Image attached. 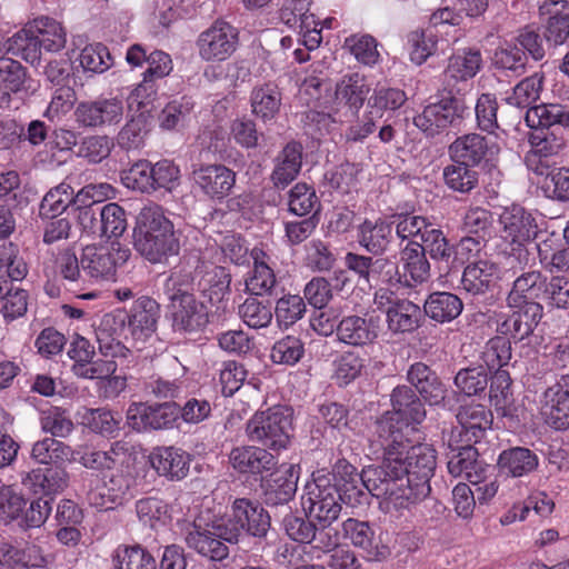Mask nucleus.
<instances>
[{"instance_id": "64", "label": "nucleus", "mask_w": 569, "mask_h": 569, "mask_svg": "<svg viewBox=\"0 0 569 569\" xmlns=\"http://www.w3.org/2000/svg\"><path fill=\"white\" fill-rule=\"evenodd\" d=\"M242 321L250 328L260 329L268 327L272 321V310L269 303H263L256 297H248L238 311Z\"/></svg>"}, {"instance_id": "2", "label": "nucleus", "mask_w": 569, "mask_h": 569, "mask_svg": "<svg viewBox=\"0 0 569 569\" xmlns=\"http://www.w3.org/2000/svg\"><path fill=\"white\" fill-rule=\"evenodd\" d=\"M373 442L382 450V460L379 465L365 467L361 473L357 471L361 489L368 497L383 498L388 511H400L417 505L402 463L407 443L396 445L391 439L377 436Z\"/></svg>"}, {"instance_id": "53", "label": "nucleus", "mask_w": 569, "mask_h": 569, "mask_svg": "<svg viewBox=\"0 0 569 569\" xmlns=\"http://www.w3.org/2000/svg\"><path fill=\"white\" fill-rule=\"evenodd\" d=\"M71 193L72 187L66 181L52 187L42 198L37 218L50 219L61 217L71 204Z\"/></svg>"}, {"instance_id": "60", "label": "nucleus", "mask_w": 569, "mask_h": 569, "mask_svg": "<svg viewBox=\"0 0 569 569\" xmlns=\"http://www.w3.org/2000/svg\"><path fill=\"white\" fill-rule=\"evenodd\" d=\"M254 266L251 277L246 281L247 289L252 296H272L279 293V286L274 271L263 261L254 257Z\"/></svg>"}, {"instance_id": "28", "label": "nucleus", "mask_w": 569, "mask_h": 569, "mask_svg": "<svg viewBox=\"0 0 569 569\" xmlns=\"http://www.w3.org/2000/svg\"><path fill=\"white\" fill-rule=\"evenodd\" d=\"M303 146L300 141L287 142L278 152L270 179L277 189H286L299 176L302 168Z\"/></svg>"}, {"instance_id": "26", "label": "nucleus", "mask_w": 569, "mask_h": 569, "mask_svg": "<svg viewBox=\"0 0 569 569\" xmlns=\"http://www.w3.org/2000/svg\"><path fill=\"white\" fill-rule=\"evenodd\" d=\"M552 118V121H549V117L543 121V114H540L537 127L529 124L532 128L528 133L530 151L542 157L558 156L567 144L565 129L556 122V117Z\"/></svg>"}, {"instance_id": "63", "label": "nucleus", "mask_w": 569, "mask_h": 569, "mask_svg": "<svg viewBox=\"0 0 569 569\" xmlns=\"http://www.w3.org/2000/svg\"><path fill=\"white\" fill-rule=\"evenodd\" d=\"M193 109L191 98L183 96L168 102L159 114L162 129L173 130L183 127Z\"/></svg>"}, {"instance_id": "30", "label": "nucleus", "mask_w": 569, "mask_h": 569, "mask_svg": "<svg viewBox=\"0 0 569 569\" xmlns=\"http://www.w3.org/2000/svg\"><path fill=\"white\" fill-rule=\"evenodd\" d=\"M298 478L292 465L282 471L271 473L261 483L263 502L268 507L288 505L296 496Z\"/></svg>"}, {"instance_id": "38", "label": "nucleus", "mask_w": 569, "mask_h": 569, "mask_svg": "<svg viewBox=\"0 0 569 569\" xmlns=\"http://www.w3.org/2000/svg\"><path fill=\"white\" fill-rule=\"evenodd\" d=\"M385 313L387 327L393 335L412 333L420 327L422 319L420 307L406 298L393 302Z\"/></svg>"}, {"instance_id": "21", "label": "nucleus", "mask_w": 569, "mask_h": 569, "mask_svg": "<svg viewBox=\"0 0 569 569\" xmlns=\"http://www.w3.org/2000/svg\"><path fill=\"white\" fill-rule=\"evenodd\" d=\"M130 256L129 249H111L87 246L82 249L80 264L84 276L91 279L109 280L116 274L118 266L123 264Z\"/></svg>"}, {"instance_id": "54", "label": "nucleus", "mask_w": 569, "mask_h": 569, "mask_svg": "<svg viewBox=\"0 0 569 569\" xmlns=\"http://www.w3.org/2000/svg\"><path fill=\"white\" fill-rule=\"evenodd\" d=\"M26 506H28L27 498L16 487H0V523L9 525L18 521V525L22 527Z\"/></svg>"}, {"instance_id": "29", "label": "nucleus", "mask_w": 569, "mask_h": 569, "mask_svg": "<svg viewBox=\"0 0 569 569\" xmlns=\"http://www.w3.org/2000/svg\"><path fill=\"white\" fill-rule=\"evenodd\" d=\"M171 311L172 329L180 333H197L209 323L207 306L196 299H184L183 302L169 306Z\"/></svg>"}, {"instance_id": "48", "label": "nucleus", "mask_w": 569, "mask_h": 569, "mask_svg": "<svg viewBox=\"0 0 569 569\" xmlns=\"http://www.w3.org/2000/svg\"><path fill=\"white\" fill-rule=\"evenodd\" d=\"M445 184L453 192L469 194L479 184V172L475 167H467L457 160L442 170Z\"/></svg>"}, {"instance_id": "42", "label": "nucleus", "mask_w": 569, "mask_h": 569, "mask_svg": "<svg viewBox=\"0 0 569 569\" xmlns=\"http://www.w3.org/2000/svg\"><path fill=\"white\" fill-rule=\"evenodd\" d=\"M282 94L273 82L256 86L250 94L252 113L267 123L276 119L280 112Z\"/></svg>"}, {"instance_id": "52", "label": "nucleus", "mask_w": 569, "mask_h": 569, "mask_svg": "<svg viewBox=\"0 0 569 569\" xmlns=\"http://www.w3.org/2000/svg\"><path fill=\"white\" fill-rule=\"evenodd\" d=\"M194 278L192 272L184 268L173 269L163 284V291L169 300V306L183 302L184 299H196Z\"/></svg>"}, {"instance_id": "35", "label": "nucleus", "mask_w": 569, "mask_h": 569, "mask_svg": "<svg viewBox=\"0 0 569 569\" xmlns=\"http://www.w3.org/2000/svg\"><path fill=\"white\" fill-rule=\"evenodd\" d=\"M539 458L526 447H511L502 450L497 459L499 475L511 478L526 477L537 470Z\"/></svg>"}, {"instance_id": "14", "label": "nucleus", "mask_w": 569, "mask_h": 569, "mask_svg": "<svg viewBox=\"0 0 569 569\" xmlns=\"http://www.w3.org/2000/svg\"><path fill=\"white\" fill-rule=\"evenodd\" d=\"M122 116L123 103L117 97L80 101L73 111L76 123L84 129L116 126L122 120Z\"/></svg>"}, {"instance_id": "4", "label": "nucleus", "mask_w": 569, "mask_h": 569, "mask_svg": "<svg viewBox=\"0 0 569 569\" xmlns=\"http://www.w3.org/2000/svg\"><path fill=\"white\" fill-rule=\"evenodd\" d=\"M133 248L152 264L167 263L180 252L179 233L158 204L143 207L136 218Z\"/></svg>"}, {"instance_id": "51", "label": "nucleus", "mask_w": 569, "mask_h": 569, "mask_svg": "<svg viewBox=\"0 0 569 569\" xmlns=\"http://www.w3.org/2000/svg\"><path fill=\"white\" fill-rule=\"evenodd\" d=\"M405 91L398 88L377 86L367 101V110L372 111L379 120L386 112H393L406 102Z\"/></svg>"}, {"instance_id": "3", "label": "nucleus", "mask_w": 569, "mask_h": 569, "mask_svg": "<svg viewBox=\"0 0 569 569\" xmlns=\"http://www.w3.org/2000/svg\"><path fill=\"white\" fill-rule=\"evenodd\" d=\"M221 535L243 551H263L272 535L271 516L257 499L236 498L222 519Z\"/></svg>"}, {"instance_id": "57", "label": "nucleus", "mask_w": 569, "mask_h": 569, "mask_svg": "<svg viewBox=\"0 0 569 569\" xmlns=\"http://www.w3.org/2000/svg\"><path fill=\"white\" fill-rule=\"evenodd\" d=\"M543 81L545 76L540 72L522 79L516 84L512 94L507 98V102L521 109L531 108L540 99Z\"/></svg>"}, {"instance_id": "47", "label": "nucleus", "mask_w": 569, "mask_h": 569, "mask_svg": "<svg viewBox=\"0 0 569 569\" xmlns=\"http://www.w3.org/2000/svg\"><path fill=\"white\" fill-rule=\"evenodd\" d=\"M389 222L392 223V229L395 228L397 238L407 242L413 240L416 237H419L420 241L423 242L426 236L429 234V232L431 233L435 229L433 223L426 217L408 212L391 214Z\"/></svg>"}, {"instance_id": "23", "label": "nucleus", "mask_w": 569, "mask_h": 569, "mask_svg": "<svg viewBox=\"0 0 569 569\" xmlns=\"http://www.w3.org/2000/svg\"><path fill=\"white\" fill-rule=\"evenodd\" d=\"M499 266L488 259H479L465 266L461 276L462 289L475 298L486 297L493 292L499 286Z\"/></svg>"}, {"instance_id": "39", "label": "nucleus", "mask_w": 569, "mask_h": 569, "mask_svg": "<svg viewBox=\"0 0 569 569\" xmlns=\"http://www.w3.org/2000/svg\"><path fill=\"white\" fill-rule=\"evenodd\" d=\"M463 310L459 296L449 291H435L423 302V313L437 323H448L457 319Z\"/></svg>"}, {"instance_id": "8", "label": "nucleus", "mask_w": 569, "mask_h": 569, "mask_svg": "<svg viewBox=\"0 0 569 569\" xmlns=\"http://www.w3.org/2000/svg\"><path fill=\"white\" fill-rule=\"evenodd\" d=\"M506 239H510L512 249L510 260L519 263L522 270L529 264V251L525 243L535 239L538 234L536 218L520 204L506 207L499 217Z\"/></svg>"}, {"instance_id": "49", "label": "nucleus", "mask_w": 569, "mask_h": 569, "mask_svg": "<svg viewBox=\"0 0 569 569\" xmlns=\"http://www.w3.org/2000/svg\"><path fill=\"white\" fill-rule=\"evenodd\" d=\"M30 27L46 51L58 52L64 48L67 33L59 21L49 17H40L34 19Z\"/></svg>"}, {"instance_id": "33", "label": "nucleus", "mask_w": 569, "mask_h": 569, "mask_svg": "<svg viewBox=\"0 0 569 569\" xmlns=\"http://www.w3.org/2000/svg\"><path fill=\"white\" fill-rule=\"evenodd\" d=\"M150 462L159 476L179 481L187 477L191 457L180 448L158 447L150 455Z\"/></svg>"}, {"instance_id": "61", "label": "nucleus", "mask_w": 569, "mask_h": 569, "mask_svg": "<svg viewBox=\"0 0 569 569\" xmlns=\"http://www.w3.org/2000/svg\"><path fill=\"white\" fill-rule=\"evenodd\" d=\"M372 283H380L396 289L403 288L398 261L383 257V254L375 256L369 286Z\"/></svg>"}, {"instance_id": "27", "label": "nucleus", "mask_w": 569, "mask_h": 569, "mask_svg": "<svg viewBox=\"0 0 569 569\" xmlns=\"http://www.w3.org/2000/svg\"><path fill=\"white\" fill-rule=\"evenodd\" d=\"M379 322V317L375 316H347L339 321L336 335L338 340L346 345L362 347L378 338Z\"/></svg>"}, {"instance_id": "11", "label": "nucleus", "mask_w": 569, "mask_h": 569, "mask_svg": "<svg viewBox=\"0 0 569 569\" xmlns=\"http://www.w3.org/2000/svg\"><path fill=\"white\" fill-rule=\"evenodd\" d=\"M177 401L132 402L127 410L128 426L138 432L170 430L178 423Z\"/></svg>"}, {"instance_id": "46", "label": "nucleus", "mask_w": 569, "mask_h": 569, "mask_svg": "<svg viewBox=\"0 0 569 569\" xmlns=\"http://www.w3.org/2000/svg\"><path fill=\"white\" fill-rule=\"evenodd\" d=\"M8 53L23 59L32 66H40L42 47L30 23L6 41Z\"/></svg>"}, {"instance_id": "37", "label": "nucleus", "mask_w": 569, "mask_h": 569, "mask_svg": "<svg viewBox=\"0 0 569 569\" xmlns=\"http://www.w3.org/2000/svg\"><path fill=\"white\" fill-rule=\"evenodd\" d=\"M428 257L432 260L440 277H447L457 272L455 257V246L446 237L443 231L435 228L431 233L426 236L422 242Z\"/></svg>"}, {"instance_id": "9", "label": "nucleus", "mask_w": 569, "mask_h": 569, "mask_svg": "<svg viewBox=\"0 0 569 569\" xmlns=\"http://www.w3.org/2000/svg\"><path fill=\"white\" fill-rule=\"evenodd\" d=\"M402 463L406 467L407 483H409L416 503L426 499L431 492L430 480L437 467V451L427 443L412 446L407 437Z\"/></svg>"}, {"instance_id": "12", "label": "nucleus", "mask_w": 569, "mask_h": 569, "mask_svg": "<svg viewBox=\"0 0 569 569\" xmlns=\"http://www.w3.org/2000/svg\"><path fill=\"white\" fill-rule=\"evenodd\" d=\"M448 471L453 477H465L469 482H479L489 469L480 459L477 448L471 443H461V438L451 431L446 451Z\"/></svg>"}, {"instance_id": "16", "label": "nucleus", "mask_w": 569, "mask_h": 569, "mask_svg": "<svg viewBox=\"0 0 569 569\" xmlns=\"http://www.w3.org/2000/svg\"><path fill=\"white\" fill-rule=\"evenodd\" d=\"M510 313L497 322V333L509 336L515 343L531 337L543 317L540 302H507Z\"/></svg>"}, {"instance_id": "10", "label": "nucleus", "mask_w": 569, "mask_h": 569, "mask_svg": "<svg viewBox=\"0 0 569 569\" xmlns=\"http://www.w3.org/2000/svg\"><path fill=\"white\" fill-rule=\"evenodd\" d=\"M443 92L438 102L428 104L413 118V124L429 137L438 134L440 130L450 126H458L468 110L463 93L445 89Z\"/></svg>"}, {"instance_id": "34", "label": "nucleus", "mask_w": 569, "mask_h": 569, "mask_svg": "<svg viewBox=\"0 0 569 569\" xmlns=\"http://www.w3.org/2000/svg\"><path fill=\"white\" fill-rule=\"evenodd\" d=\"M357 239L367 252L372 256H382L393 241L392 223L382 218L365 219L358 227Z\"/></svg>"}, {"instance_id": "7", "label": "nucleus", "mask_w": 569, "mask_h": 569, "mask_svg": "<svg viewBox=\"0 0 569 569\" xmlns=\"http://www.w3.org/2000/svg\"><path fill=\"white\" fill-rule=\"evenodd\" d=\"M293 410L288 406H273L256 412L247 422L246 433L252 442L280 450L287 448L293 429Z\"/></svg>"}, {"instance_id": "5", "label": "nucleus", "mask_w": 569, "mask_h": 569, "mask_svg": "<svg viewBox=\"0 0 569 569\" xmlns=\"http://www.w3.org/2000/svg\"><path fill=\"white\" fill-rule=\"evenodd\" d=\"M160 312V305L154 299L141 296L130 307L104 315L101 326L140 350L154 336Z\"/></svg>"}, {"instance_id": "18", "label": "nucleus", "mask_w": 569, "mask_h": 569, "mask_svg": "<svg viewBox=\"0 0 569 569\" xmlns=\"http://www.w3.org/2000/svg\"><path fill=\"white\" fill-rule=\"evenodd\" d=\"M191 179L211 200H223L236 184V172L222 163H192Z\"/></svg>"}, {"instance_id": "13", "label": "nucleus", "mask_w": 569, "mask_h": 569, "mask_svg": "<svg viewBox=\"0 0 569 569\" xmlns=\"http://www.w3.org/2000/svg\"><path fill=\"white\" fill-rule=\"evenodd\" d=\"M499 146L480 133L471 132L457 137L448 147L450 160L467 167L486 169L499 152Z\"/></svg>"}, {"instance_id": "24", "label": "nucleus", "mask_w": 569, "mask_h": 569, "mask_svg": "<svg viewBox=\"0 0 569 569\" xmlns=\"http://www.w3.org/2000/svg\"><path fill=\"white\" fill-rule=\"evenodd\" d=\"M400 274L403 289H412L430 278L431 264L422 242L408 241L399 251Z\"/></svg>"}, {"instance_id": "55", "label": "nucleus", "mask_w": 569, "mask_h": 569, "mask_svg": "<svg viewBox=\"0 0 569 569\" xmlns=\"http://www.w3.org/2000/svg\"><path fill=\"white\" fill-rule=\"evenodd\" d=\"M121 417L106 408L88 409L82 416V423L92 432L114 438L120 431Z\"/></svg>"}, {"instance_id": "44", "label": "nucleus", "mask_w": 569, "mask_h": 569, "mask_svg": "<svg viewBox=\"0 0 569 569\" xmlns=\"http://www.w3.org/2000/svg\"><path fill=\"white\" fill-rule=\"evenodd\" d=\"M30 457L34 462L46 467L66 465L73 460V450L56 438L46 437L32 445Z\"/></svg>"}, {"instance_id": "40", "label": "nucleus", "mask_w": 569, "mask_h": 569, "mask_svg": "<svg viewBox=\"0 0 569 569\" xmlns=\"http://www.w3.org/2000/svg\"><path fill=\"white\" fill-rule=\"evenodd\" d=\"M456 418L461 426V429L453 430L456 437L461 438L465 435L468 441L475 439L477 442L492 425V412L482 405L460 407Z\"/></svg>"}, {"instance_id": "36", "label": "nucleus", "mask_w": 569, "mask_h": 569, "mask_svg": "<svg viewBox=\"0 0 569 569\" xmlns=\"http://www.w3.org/2000/svg\"><path fill=\"white\" fill-rule=\"evenodd\" d=\"M28 479L34 493L54 499L68 488L70 476L64 465H53L31 470Z\"/></svg>"}, {"instance_id": "50", "label": "nucleus", "mask_w": 569, "mask_h": 569, "mask_svg": "<svg viewBox=\"0 0 569 569\" xmlns=\"http://www.w3.org/2000/svg\"><path fill=\"white\" fill-rule=\"evenodd\" d=\"M488 381V371L482 366L462 368L453 378V385L458 393L466 397H481L485 395ZM452 395L457 397V392H452Z\"/></svg>"}, {"instance_id": "59", "label": "nucleus", "mask_w": 569, "mask_h": 569, "mask_svg": "<svg viewBox=\"0 0 569 569\" xmlns=\"http://www.w3.org/2000/svg\"><path fill=\"white\" fill-rule=\"evenodd\" d=\"M133 479L130 475L123 472L113 473L110 479L104 483L101 497L107 499L102 502L106 509H112L117 506H122L129 501L133 495L131 492Z\"/></svg>"}, {"instance_id": "17", "label": "nucleus", "mask_w": 569, "mask_h": 569, "mask_svg": "<svg viewBox=\"0 0 569 569\" xmlns=\"http://www.w3.org/2000/svg\"><path fill=\"white\" fill-rule=\"evenodd\" d=\"M406 379L419 397L429 406H441L451 410L453 406L447 398V386L436 370L422 361L411 363L406 373Z\"/></svg>"}, {"instance_id": "41", "label": "nucleus", "mask_w": 569, "mask_h": 569, "mask_svg": "<svg viewBox=\"0 0 569 569\" xmlns=\"http://www.w3.org/2000/svg\"><path fill=\"white\" fill-rule=\"evenodd\" d=\"M112 562L114 569H158V556L139 542L119 545Z\"/></svg>"}, {"instance_id": "6", "label": "nucleus", "mask_w": 569, "mask_h": 569, "mask_svg": "<svg viewBox=\"0 0 569 569\" xmlns=\"http://www.w3.org/2000/svg\"><path fill=\"white\" fill-rule=\"evenodd\" d=\"M392 410L382 415L376 423V436L396 445L407 441L411 425H418L426 418V409L421 398L406 385L398 386L391 393Z\"/></svg>"}, {"instance_id": "43", "label": "nucleus", "mask_w": 569, "mask_h": 569, "mask_svg": "<svg viewBox=\"0 0 569 569\" xmlns=\"http://www.w3.org/2000/svg\"><path fill=\"white\" fill-rule=\"evenodd\" d=\"M370 87L359 73H351L342 77L336 84V98L346 106L352 116H358L365 101H368Z\"/></svg>"}, {"instance_id": "45", "label": "nucleus", "mask_w": 569, "mask_h": 569, "mask_svg": "<svg viewBox=\"0 0 569 569\" xmlns=\"http://www.w3.org/2000/svg\"><path fill=\"white\" fill-rule=\"evenodd\" d=\"M231 274L223 268L216 266L207 271L198 283L199 291L219 310L226 297L230 295Z\"/></svg>"}, {"instance_id": "62", "label": "nucleus", "mask_w": 569, "mask_h": 569, "mask_svg": "<svg viewBox=\"0 0 569 569\" xmlns=\"http://www.w3.org/2000/svg\"><path fill=\"white\" fill-rule=\"evenodd\" d=\"M550 1V4L546 2L539 8L541 14H550L546 26L545 39L553 46H560L569 38V13L551 11L549 7L557 6L559 2L555 0Z\"/></svg>"}, {"instance_id": "22", "label": "nucleus", "mask_w": 569, "mask_h": 569, "mask_svg": "<svg viewBox=\"0 0 569 569\" xmlns=\"http://www.w3.org/2000/svg\"><path fill=\"white\" fill-rule=\"evenodd\" d=\"M542 399L547 425L558 431L569 430V373L556 376Z\"/></svg>"}, {"instance_id": "19", "label": "nucleus", "mask_w": 569, "mask_h": 569, "mask_svg": "<svg viewBox=\"0 0 569 569\" xmlns=\"http://www.w3.org/2000/svg\"><path fill=\"white\" fill-rule=\"evenodd\" d=\"M238 42L237 29L228 22L218 20L200 33L197 46L203 60L224 61L236 51Z\"/></svg>"}, {"instance_id": "25", "label": "nucleus", "mask_w": 569, "mask_h": 569, "mask_svg": "<svg viewBox=\"0 0 569 569\" xmlns=\"http://www.w3.org/2000/svg\"><path fill=\"white\" fill-rule=\"evenodd\" d=\"M342 530L351 543L363 550L367 560L383 561L390 556V549L376 537L375 529L367 521L348 518L342 522Z\"/></svg>"}, {"instance_id": "15", "label": "nucleus", "mask_w": 569, "mask_h": 569, "mask_svg": "<svg viewBox=\"0 0 569 569\" xmlns=\"http://www.w3.org/2000/svg\"><path fill=\"white\" fill-rule=\"evenodd\" d=\"M482 54L479 49L463 48L457 50L449 59L442 74L445 90L463 93L471 86L469 81L482 68Z\"/></svg>"}, {"instance_id": "58", "label": "nucleus", "mask_w": 569, "mask_h": 569, "mask_svg": "<svg viewBox=\"0 0 569 569\" xmlns=\"http://www.w3.org/2000/svg\"><path fill=\"white\" fill-rule=\"evenodd\" d=\"M306 311L305 298L299 295L287 293L276 302V321L280 329H288L302 319Z\"/></svg>"}, {"instance_id": "1", "label": "nucleus", "mask_w": 569, "mask_h": 569, "mask_svg": "<svg viewBox=\"0 0 569 569\" xmlns=\"http://www.w3.org/2000/svg\"><path fill=\"white\" fill-rule=\"evenodd\" d=\"M357 468L345 458H338L331 470L312 472V481L306 486L302 507L317 522L312 548L325 553L338 549V532L331 525L338 520L345 503L351 508L368 506V495L358 483Z\"/></svg>"}, {"instance_id": "20", "label": "nucleus", "mask_w": 569, "mask_h": 569, "mask_svg": "<svg viewBox=\"0 0 569 569\" xmlns=\"http://www.w3.org/2000/svg\"><path fill=\"white\" fill-rule=\"evenodd\" d=\"M220 522H213L211 527L192 523L184 533V542L187 547L199 556L211 561L220 562L229 557V547L226 538L221 535Z\"/></svg>"}, {"instance_id": "32", "label": "nucleus", "mask_w": 569, "mask_h": 569, "mask_svg": "<svg viewBox=\"0 0 569 569\" xmlns=\"http://www.w3.org/2000/svg\"><path fill=\"white\" fill-rule=\"evenodd\" d=\"M232 468L242 475L258 476L277 465L276 457L266 448L257 446L236 447L229 455Z\"/></svg>"}, {"instance_id": "56", "label": "nucleus", "mask_w": 569, "mask_h": 569, "mask_svg": "<svg viewBox=\"0 0 569 569\" xmlns=\"http://www.w3.org/2000/svg\"><path fill=\"white\" fill-rule=\"evenodd\" d=\"M511 341L509 336L500 333L487 341L481 357L487 371L505 370L503 368L509 365L512 357Z\"/></svg>"}, {"instance_id": "31", "label": "nucleus", "mask_w": 569, "mask_h": 569, "mask_svg": "<svg viewBox=\"0 0 569 569\" xmlns=\"http://www.w3.org/2000/svg\"><path fill=\"white\" fill-rule=\"evenodd\" d=\"M512 274L520 272L512 282L507 293L506 302L529 303L539 302L542 298L545 289H547V277L541 271L530 270L523 271L517 266H511Z\"/></svg>"}]
</instances>
